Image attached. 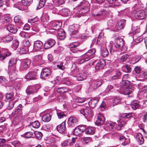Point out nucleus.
I'll return each instance as SVG.
<instances>
[{
    "label": "nucleus",
    "mask_w": 147,
    "mask_h": 147,
    "mask_svg": "<svg viewBox=\"0 0 147 147\" xmlns=\"http://www.w3.org/2000/svg\"><path fill=\"white\" fill-rule=\"evenodd\" d=\"M40 125V123L39 122L36 121L32 123L30 125L32 126L33 127L35 128H38Z\"/></svg>",
    "instance_id": "52"
},
{
    "label": "nucleus",
    "mask_w": 147,
    "mask_h": 147,
    "mask_svg": "<svg viewBox=\"0 0 147 147\" xmlns=\"http://www.w3.org/2000/svg\"><path fill=\"white\" fill-rule=\"evenodd\" d=\"M105 122L104 117L101 114H99L97 117V119L95 122L96 125L98 126L102 125Z\"/></svg>",
    "instance_id": "12"
},
{
    "label": "nucleus",
    "mask_w": 147,
    "mask_h": 147,
    "mask_svg": "<svg viewBox=\"0 0 147 147\" xmlns=\"http://www.w3.org/2000/svg\"><path fill=\"white\" fill-rule=\"evenodd\" d=\"M88 76L86 71L80 74L77 76V78L78 81H81L85 80Z\"/></svg>",
    "instance_id": "19"
},
{
    "label": "nucleus",
    "mask_w": 147,
    "mask_h": 147,
    "mask_svg": "<svg viewBox=\"0 0 147 147\" xmlns=\"http://www.w3.org/2000/svg\"><path fill=\"white\" fill-rule=\"evenodd\" d=\"M78 122V120L77 118L71 116L68 119L67 123L69 126L74 127L77 125Z\"/></svg>",
    "instance_id": "11"
},
{
    "label": "nucleus",
    "mask_w": 147,
    "mask_h": 147,
    "mask_svg": "<svg viewBox=\"0 0 147 147\" xmlns=\"http://www.w3.org/2000/svg\"><path fill=\"white\" fill-rule=\"evenodd\" d=\"M119 139L122 142L121 144L122 145L125 146L130 142V139L128 138H125L123 136H120Z\"/></svg>",
    "instance_id": "20"
},
{
    "label": "nucleus",
    "mask_w": 147,
    "mask_h": 147,
    "mask_svg": "<svg viewBox=\"0 0 147 147\" xmlns=\"http://www.w3.org/2000/svg\"><path fill=\"white\" fill-rule=\"evenodd\" d=\"M57 130L60 133L64 132L65 129V123L63 122L58 125L57 127Z\"/></svg>",
    "instance_id": "24"
},
{
    "label": "nucleus",
    "mask_w": 147,
    "mask_h": 147,
    "mask_svg": "<svg viewBox=\"0 0 147 147\" xmlns=\"http://www.w3.org/2000/svg\"><path fill=\"white\" fill-rule=\"evenodd\" d=\"M131 82L126 80H122L121 82V86L124 88L129 87Z\"/></svg>",
    "instance_id": "36"
},
{
    "label": "nucleus",
    "mask_w": 147,
    "mask_h": 147,
    "mask_svg": "<svg viewBox=\"0 0 147 147\" xmlns=\"http://www.w3.org/2000/svg\"><path fill=\"white\" fill-rule=\"evenodd\" d=\"M145 16V11L143 9H135L132 14V17L134 20H142L144 18Z\"/></svg>",
    "instance_id": "2"
},
{
    "label": "nucleus",
    "mask_w": 147,
    "mask_h": 147,
    "mask_svg": "<svg viewBox=\"0 0 147 147\" xmlns=\"http://www.w3.org/2000/svg\"><path fill=\"white\" fill-rule=\"evenodd\" d=\"M62 25V23L60 21H55L49 23L47 26L48 29H53L55 30H58L60 29Z\"/></svg>",
    "instance_id": "3"
},
{
    "label": "nucleus",
    "mask_w": 147,
    "mask_h": 147,
    "mask_svg": "<svg viewBox=\"0 0 147 147\" xmlns=\"http://www.w3.org/2000/svg\"><path fill=\"white\" fill-rule=\"evenodd\" d=\"M43 45L42 42L40 40L35 41L34 44V50L35 51L39 50L42 48Z\"/></svg>",
    "instance_id": "13"
},
{
    "label": "nucleus",
    "mask_w": 147,
    "mask_h": 147,
    "mask_svg": "<svg viewBox=\"0 0 147 147\" xmlns=\"http://www.w3.org/2000/svg\"><path fill=\"white\" fill-rule=\"evenodd\" d=\"M114 24V21L111 19L109 20L107 22V26L110 28L113 27Z\"/></svg>",
    "instance_id": "60"
},
{
    "label": "nucleus",
    "mask_w": 147,
    "mask_h": 147,
    "mask_svg": "<svg viewBox=\"0 0 147 147\" xmlns=\"http://www.w3.org/2000/svg\"><path fill=\"white\" fill-rule=\"evenodd\" d=\"M22 45L24 47L28 48L31 45L29 40L27 39H24L22 42Z\"/></svg>",
    "instance_id": "43"
},
{
    "label": "nucleus",
    "mask_w": 147,
    "mask_h": 147,
    "mask_svg": "<svg viewBox=\"0 0 147 147\" xmlns=\"http://www.w3.org/2000/svg\"><path fill=\"white\" fill-rule=\"evenodd\" d=\"M18 51L20 54H25L27 53V51L23 48H19L18 49Z\"/></svg>",
    "instance_id": "59"
},
{
    "label": "nucleus",
    "mask_w": 147,
    "mask_h": 147,
    "mask_svg": "<svg viewBox=\"0 0 147 147\" xmlns=\"http://www.w3.org/2000/svg\"><path fill=\"white\" fill-rule=\"evenodd\" d=\"M126 122L125 121L123 120H121L119 124L117 125V126L116 127H115V129H117V130H120L121 129V128L123 126V125L126 123Z\"/></svg>",
    "instance_id": "38"
},
{
    "label": "nucleus",
    "mask_w": 147,
    "mask_h": 147,
    "mask_svg": "<svg viewBox=\"0 0 147 147\" xmlns=\"http://www.w3.org/2000/svg\"><path fill=\"white\" fill-rule=\"evenodd\" d=\"M132 115L131 113H125L123 114L122 117L124 118H129L131 117Z\"/></svg>",
    "instance_id": "63"
},
{
    "label": "nucleus",
    "mask_w": 147,
    "mask_h": 147,
    "mask_svg": "<svg viewBox=\"0 0 147 147\" xmlns=\"http://www.w3.org/2000/svg\"><path fill=\"white\" fill-rule=\"evenodd\" d=\"M115 124L114 123H108L106 124V129L108 130H114V127L115 126Z\"/></svg>",
    "instance_id": "37"
},
{
    "label": "nucleus",
    "mask_w": 147,
    "mask_h": 147,
    "mask_svg": "<svg viewBox=\"0 0 147 147\" xmlns=\"http://www.w3.org/2000/svg\"><path fill=\"white\" fill-rule=\"evenodd\" d=\"M80 5L82 7L80 10H79L78 7L74 9V13L75 14L74 16V17H80L81 16L80 14L85 13L89 10L90 5L87 1L83 0L80 3Z\"/></svg>",
    "instance_id": "1"
},
{
    "label": "nucleus",
    "mask_w": 147,
    "mask_h": 147,
    "mask_svg": "<svg viewBox=\"0 0 147 147\" xmlns=\"http://www.w3.org/2000/svg\"><path fill=\"white\" fill-rule=\"evenodd\" d=\"M12 53L7 49L0 50V55H11Z\"/></svg>",
    "instance_id": "30"
},
{
    "label": "nucleus",
    "mask_w": 147,
    "mask_h": 147,
    "mask_svg": "<svg viewBox=\"0 0 147 147\" xmlns=\"http://www.w3.org/2000/svg\"><path fill=\"white\" fill-rule=\"evenodd\" d=\"M5 100L6 102L14 100L13 97V96L12 94L10 93L7 94L5 95Z\"/></svg>",
    "instance_id": "42"
},
{
    "label": "nucleus",
    "mask_w": 147,
    "mask_h": 147,
    "mask_svg": "<svg viewBox=\"0 0 147 147\" xmlns=\"http://www.w3.org/2000/svg\"><path fill=\"white\" fill-rule=\"evenodd\" d=\"M125 20L123 19L117 22L115 27L111 29V31L116 32L119 30L123 29L125 26Z\"/></svg>",
    "instance_id": "6"
},
{
    "label": "nucleus",
    "mask_w": 147,
    "mask_h": 147,
    "mask_svg": "<svg viewBox=\"0 0 147 147\" xmlns=\"http://www.w3.org/2000/svg\"><path fill=\"white\" fill-rule=\"evenodd\" d=\"M61 14L63 16H67L70 15V12L69 9L66 8H64L61 10Z\"/></svg>",
    "instance_id": "40"
},
{
    "label": "nucleus",
    "mask_w": 147,
    "mask_h": 147,
    "mask_svg": "<svg viewBox=\"0 0 147 147\" xmlns=\"http://www.w3.org/2000/svg\"><path fill=\"white\" fill-rule=\"evenodd\" d=\"M92 15L94 16H104L105 15L106 11L104 10H101L98 11L97 9H92Z\"/></svg>",
    "instance_id": "16"
},
{
    "label": "nucleus",
    "mask_w": 147,
    "mask_h": 147,
    "mask_svg": "<svg viewBox=\"0 0 147 147\" xmlns=\"http://www.w3.org/2000/svg\"><path fill=\"white\" fill-rule=\"evenodd\" d=\"M45 3V0H40L39 2L37 8L40 9L44 5Z\"/></svg>",
    "instance_id": "53"
},
{
    "label": "nucleus",
    "mask_w": 147,
    "mask_h": 147,
    "mask_svg": "<svg viewBox=\"0 0 147 147\" xmlns=\"http://www.w3.org/2000/svg\"><path fill=\"white\" fill-rule=\"evenodd\" d=\"M51 119V115L49 113H46L43 115L42 117V120L44 122H49Z\"/></svg>",
    "instance_id": "35"
},
{
    "label": "nucleus",
    "mask_w": 147,
    "mask_h": 147,
    "mask_svg": "<svg viewBox=\"0 0 147 147\" xmlns=\"http://www.w3.org/2000/svg\"><path fill=\"white\" fill-rule=\"evenodd\" d=\"M13 38L10 35H7L4 36L1 38L2 40L4 42H8L13 40Z\"/></svg>",
    "instance_id": "26"
},
{
    "label": "nucleus",
    "mask_w": 147,
    "mask_h": 147,
    "mask_svg": "<svg viewBox=\"0 0 147 147\" xmlns=\"http://www.w3.org/2000/svg\"><path fill=\"white\" fill-rule=\"evenodd\" d=\"M80 112L86 118L88 117H92L93 115V112L91 111V109L88 107H82Z\"/></svg>",
    "instance_id": "4"
},
{
    "label": "nucleus",
    "mask_w": 147,
    "mask_h": 147,
    "mask_svg": "<svg viewBox=\"0 0 147 147\" xmlns=\"http://www.w3.org/2000/svg\"><path fill=\"white\" fill-rule=\"evenodd\" d=\"M26 5H24L22 3V2H18L16 3L15 5H14L13 6L14 7L18 8L19 9L23 10L24 9V6Z\"/></svg>",
    "instance_id": "31"
},
{
    "label": "nucleus",
    "mask_w": 147,
    "mask_h": 147,
    "mask_svg": "<svg viewBox=\"0 0 147 147\" xmlns=\"http://www.w3.org/2000/svg\"><path fill=\"white\" fill-rule=\"evenodd\" d=\"M36 73L34 71H29L26 76V79L30 80H34L35 79V76Z\"/></svg>",
    "instance_id": "21"
},
{
    "label": "nucleus",
    "mask_w": 147,
    "mask_h": 147,
    "mask_svg": "<svg viewBox=\"0 0 147 147\" xmlns=\"http://www.w3.org/2000/svg\"><path fill=\"white\" fill-rule=\"evenodd\" d=\"M143 38L142 36H139L135 39V41L136 43H140L143 40Z\"/></svg>",
    "instance_id": "64"
},
{
    "label": "nucleus",
    "mask_w": 147,
    "mask_h": 147,
    "mask_svg": "<svg viewBox=\"0 0 147 147\" xmlns=\"http://www.w3.org/2000/svg\"><path fill=\"white\" fill-rule=\"evenodd\" d=\"M91 86L94 89H96L101 84V82L100 81L91 80L90 82Z\"/></svg>",
    "instance_id": "14"
},
{
    "label": "nucleus",
    "mask_w": 147,
    "mask_h": 147,
    "mask_svg": "<svg viewBox=\"0 0 147 147\" xmlns=\"http://www.w3.org/2000/svg\"><path fill=\"white\" fill-rule=\"evenodd\" d=\"M126 89L123 90L124 93L126 95H128L131 93L133 90H134L133 88H130L129 87H126Z\"/></svg>",
    "instance_id": "45"
},
{
    "label": "nucleus",
    "mask_w": 147,
    "mask_h": 147,
    "mask_svg": "<svg viewBox=\"0 0 147 147\" xmlns=\"http://www.w3.org/2000/svg\"><path fill=\"white\" fill-rule=\"evenodd\" d=\"M31 63L30 60L28 59H25L24 60V63L22 66V70L26 69L28 68L30 66Z\"/></svg>",
    "instance_id": "29"
},
{
    "label": "nucleus",
    "mask_w": 147,
    "mask_h": 147,
    "mask_svg": "<svg viewBox=\"0 0 147 147\" xmlns=\"http://www.w3.org/2000/svg\"><path fill=\"white\" fill-rule=\"evenodd\" d=\"M49 12L45 10L43 12V16L41 19V21L43 22H47L49 21V16L48 15Z\"/></svg>",
    "instance_id": "22"
},
{
    "label": "nucleus",
    "mask_w": 147,
    "mask_h": 147,
    "mask_svg": "<svg viewBox=\"0 0 147 147\" xmlns=\"http://www.w3.org/2000/svg\"><path fill=\"white\" fill-rule=\"evenodd\" d=\"M55 43V40L50 38L45 41L43 47L45 49H48L53 47Z\"/></svg>",
    "instance_id": "10"
},
{
    "label": "nucleus",
    "mask_w": 147,
    "mask_h": 147,
    "mask_svg": "<svg viewBox=\"0 0 147 147\" xmlns=\"http://www.w3.org/2000/svg\"><path fill=\"white\" fill-rule=\"evenodd\" d=\"M58 118L59 119H62L64 117H66L65 115L62 112H60L59 111H57V113Z\"/></svg>",
    "instance_id": "57"
},
{
    "label": "nucleus",
    "mask_w": 147,
    "mask_h": 147,
    "mask_svg": "<svg viewBox=\"0 0 147 147\" xmlns=\"http://www.w3.org/2000/svg\"><path fill=\"white\" fill-rule=\"evenodd\" d=\"M96 52V50L94 49H92L89 50L86 53V55H94Z\"/></svg>",
    "instance_id": "55"
},
{
    "label": "nucleus",
    "mask_w": 147,
    "mask_h": 147,
    "mask_svg": "<svg viewBox=\"0 0 147 147\" xmlns=\"http://www.w3.org/2000/svg\"><path fill=\"white\" fill-rule=\"evenodd\" d=\"M51 76V71L49 69L45 68L43 69L41 73L40 78L44 80H46Z\"/></svg>",
    "instance_id": "7"
},
{
    "label": "nucleus",
    "mask_w": 147,
    "mask_h": 147,
    "mask_svg": "<svg viewBox=\"0 0 147 147\" xmlns=\"http://www.w3.org/2000/svg\"><path fill=\"white\" fill-rule=\"evenodd\" d=\"M9 71L8 72L9 77L12 80H14L16 78V69L15 66L13 65L11 67H9Z\"/></svg>",
    "instance_id": "8"
},
{
    "label": "nucleus",
    "mask_w": 147,
    "mask_h": 147,
    "mask_svg": "<svg viewBox=\"0 0 147 147\" xmlns=\"http://www.w3.org/2000/svg\"><path fill=\"white\" fill-rule=\"evenodd\" d=\"M123 44L124 41L122 39L119 38L115 39L114 45L116 48L121 49Z\"/></svg>",
    "instance_id": "15"
},
{
    "label": "nucleus",
    "mask_w": 147,
    "mask_h": 147,
    "mask_svg": "<svg viewBox=\"0 0 147 147\" xmlns=\"http://www.w3.org/2000/svg\"><path fill=\"white\" fill-rule=\"evenodd\" d=\"M6 28L11 33H15L17 31V29L16 26L13 25H8L7 26Z\"/></svg>",
    "instance_id": "25"
},
{
    "label": "nucleus",
    "mask_w": 147,
    "mask_h": 147,
    "mask_svg": "<svg viewBox=\"0 0 147 147\" xmlns=\"http://www.w3.org/2000/svg\"><path fill=\"white\" fill-rule=\"evenodd\" d=\"M14 20L16 23L20 24V26L23 24L22 20L20 16H15L14 18Z\"/></svg>",
    "instance_id": "39"
},
{
    "label": "nucleus",
    "mask_w": 147,
    "mask_h": 147,
    "mask_svg": "<svg viewBox=\"0 0 147 147\" xmlns=\"http://www.w3.org/2000/svg\"><path fill=\"white\" fill-rule=\"evenodd\" d=\"M86 127L84 126H77L74 130V134L76 136H80L85 131Z\"/></svg>",
    "instance_id": "9"
},
{
    "label": "nucleus",
    "mask_w": 147,
    "mask_h": 147,
    "mask_svg": "<svg viewBox=\"0 0 147 147\" xmlns=\"http://www.w3.org/2000/svg\"><path fill=\"white\" fill-rule=\"evenodd\" d=\"M57 90V92L60 94L64 93L68 91L69 88L65 87H60L58 88Z\"/></svg>",
    "instance_id": "33"
},
{
    "label": "nucleus",
    "mask_w": 147,
    "mask_h": 147,
    "mask_svg": "<svg viewBox=\"0 0 147 147\" xmlns=\"http://www.w3.org/2000/svg\"><path fill=\"white\" fill-rule=\"evenodd\" d=\"M91 140V138L89 137H85L82 138L81 139V141L84 144H87Z\"/></svg>",
    "instance_id": "51"
},
{
    "label": "nucleus",
    "mask_w": 147,
    "mask_h": 147,
    "mask_svg": "<svg viewBox=\"0 0 147 147\" xmlns=\"http://www.w3.org/2000/svg\"><path fill=\"white\" fill-rule=\"evenodd\" d=\"M118 71L116 69H111L106 71L105 73V74L107 75L111 74H114Z\"/></svg>",
    "instance_id": "46"
},
{
    "label": "nucleus",
    "mask_w": 147,
    "mask_h": 147,
    "mask_svg": "<svg viewBox=\"0 0 147 147\" xmlns=\"http://www.w3.org/2000/svg\"><path fill=\"white\" fill-rule=\"evenodd\" d=\"M122 69H124L125 72L128 73L131 72V70L130 66L128 65H124L122 67Z\"/></svg>",
    "instance_id": "48"
},
{
    "label": "nucleus",
    "mask_w": 147,
    "mask_h": 147,
    "mask_svg": "<svg viewBox=\"0 0 147 147\" xmlns=\"http://www.w3.org/2000/svg\"><path fill=\"white\" fill-rule=\"evenodd\" d=\"M35 135L37 138L40 140L41 139L42 134L40 132L36 131L35 132Z\"/></svg>",
    "instance_id": "62"
},
{
    "label": "nucleus",
    "mask_w": 147,
    "mask_h": 147,
    "mask_svg": "<svg viewBox=\"0 0 147 147\" xmlns=\"http://www.w3.org/2000/svg\"><path fill=\"white\" fill-rule=\"evenodd\" d=\"M105 65V62L103 59H100V61L96 64L95 67L97 70L102 69Z\"/></svg>",
    "instance_id": "17"
},
{
    "label": "nucleus",
    "mask_w": 147,
    "mask_h": 147,
    "mask_svg": "<svg viewBox=\"0 0 147 147\" xmlns=\"http://www.w3.org/2000/svg\"><path fill=\"white\" fill-rule=\"evenodd\" d=\"M40 87L39 84H37L33 86H28L26 90V92L27 94L29 95L33 94L37 92L38 90Z\"/></svg>",
    "instance_id": "5"
},
{
    "label": "nucleus",
    "mask_w": 147,
    "mask_h": 147,
    "mask_svg": "<svg viewBox=\"0 0 147 147\" xmlns=\"http://www.w3.org/2000/svg\"><path fill=\"white\" fill-rule=\"evenodd\" d=\"M69 32L71 35L76 34L78 33V28L75 25L71 26L69 27Z\"/></svg>",
    "instance_id": "23"
},
{
    "label": "nucleus",
    "mask_w": 147,
    "mask_h": 147,
    "mask_svg": "<svg viewBox=\"0 0 147 147\" xmlns=\"http://www.w3.org/2000/svg\"><path fill=\"white\" fill-rule=\"evenodd\" d=\"M33 0H22V4L24 5H30L32 2Z\"/></svg>",
    "instance_id": "61"
},
{
    "label": "nucleus",
    "mask_w": 147,
    "mask_h": 147,
    "mask_svg": "<svg viewBox=\"0 0 147 147\" xmlns=\"http://www.w3.org/2000/svg\"><path fill=\"white\" fill-rule=\"evenodd\" d=\"M20 35L22 37L25 38H29L30 36L29 34L23 31L21 32Z\"/></svg>",
    "instance_id": "47"
},
{
    "label": "nucleus",
    "mask_w": 147,
    "mask_h": 147,
    "mask_svg": "<svg viewBox=\"0 0 147 147\" xmlns=\"http://www.w3.org/2000/svg\"><path fill=\"white\" fill-rule=\"evenodd\" d=\"M115 75L112 76L110 80L112 81L117 79L121 75V73L119 71H117L115 73Z\"/></svg>",
    "instance_id": "54"
},
{
    "label": "nucleus",
    "mask_w": 147,
    "mask_h": 147,
    "mask_svg": "<svg viewBox=\"0 0 147 147\" xmlns=\"http://www.w3.org/2000/svg\"><path fill=\"white\" fill-rule=\"evenodd\" d=\"M18 113L19 116H21L22 114V105L21 104H20L19 105L17 108L16 109Z\"/></svg>",
    "instance_id": "56"
},
{
    "label": "nucleus",
    "mask_w": 147,
    "mask_h": 147,
    "mask_svg": "<svg viewBox=\"0 0 147 147\" xmlns=\"http://www.w3.org/2000/svg\"><path fill=\"white\" fill-rule=\"evenodd\" d=\"M9 104L7 106V108L8 110L12 109L14 107V104L16 102V100H11L8 101Z\"/></svg>",
    "instance_id": "50"
},
{
    "label": "nucleus",
    "mask_w": 147,
    "mask_h": 147,
    "mask_svg": "<svg viewBox=\"0 0 147 147\" xmlns=\"http://www.w3.org/2000/svg\"><path fill=\"white\" fill-rule=\"evenodd\" d=\"M57 38L60 40L64 39L65 37V33L63 29H60L57 30Z\"/></svg>",
    "instance_id": "18"
},
{
    "label": "nucleus",
    "mask_w": 147,
    "mask_h": 147,
    "mask_svg": "<svg viewBox=\"0 0 147 147\" xmlns=\"http://www.w3.org/2000/svg\"><path fill=\"white\" fill-rule=\"evenodd\" d=\"M19 45V42L17 40H14L13 41V44L12 45V48L15 47V49L17 48Z\"/></svg>",
    "instance_id": "58"
},
{
    "label": "nucleus",
    "mask_w": 147,
    "mask_h": 147,
    "mask_svg": "<svg viewBox=\"0 0 147 147\" xmlns=\"http://www.w3.org/2000/svg\"><path fill=\"white\" fill-rule=\"evenodd\" d=\"M136 138V140L140 143V144H142L143 143L144 139L143 137L140 133H139L137 134Z\"/></svg>",
    "instance_id": "28"
},
{
    "label": "nucleus",
    "mask_w": 147,
    "mask_h": 147,
    "mask_svg": "<svg viewBox=\"0 0 147 147\" xmlns=\"http://www.w3.org/2000/svg\"><path fill=\"white\" fill-rule=\"evenodd\" d=\"M98 100L96 99H92L89 102V106L92 108L95 107L97 103Z\"/></svg>",
    "instance_id": "34"
},
{
    "label": "nucleus",
    "mask_w": 147,
    "mask_h": 147,
    "mask_svg": "<svg viewBox=\"0 0 147 147\" xmlns=\"http://www.w3.org/2000/svg\"><path fill=\"white\" fill-rule=\"evenodd\" d=\"M66 0H53V2L57 6L64 4Z\"/></svg>",
    "instance_id": "44"
},
{
    "label": "nucleus",
    "mask_w": 147,
    "mask_h": 147,
    "mask_svg": "<svg viewBox=\"0 0 147 147\" xmlns=\"http://www.w3.org/2000/svg\"><path fill=\"white\" fill-rule=\"evenodd\" d=\"M131 105L133 109L136 110L140 107V105L138 101H134L131 103Z\"/></svg>",
    "instance_id": "32"
},
{
    "label": "nucleus",
    "mask_w": 147,
    "mask_h": 147,
    "mask_svg": "<svg viewBox=\"0 0 147 147\" xmlns=\"http://www.w3.org/2000/svg\"><path fill=\"white\" fill-rule=\"evenodd\" d=\"M33 135V133L31 131L27 132L22 135V137L26 138L31 137Z\"/></svg>",
    "instance_id": "49"
},
{
    "label": "nucleus",
    "mask_w": 147,
    "mask_h": 147,
    "mask_svg": "<svg viewBox=\"0 0 147 147\" xmlns=\"http://www.w3.org/2000/svg\"><path fill=\"white\" fill-rule=\"evenodd\" d=\"M85 131L87 134H93L95 132V128L92 127H88V128L86 127Z\"/></svg>",
    "instance_id": "27"
},
{
    "label": "nucleus",
    "mask_w": 147,
    "mask_h": 147,
    "mask_svg": "<svg viewBox=\"0 0 147 147\" xmlns=\"http://www.w3.org/2000/svg\"><path fill=\"white\" fill-rule=\"evenodd\" d=\"M117 0H107V1L110 4H113L115 6H119L121 3L117 1Z\"/></svg>",
    "instance_id": "41"
}]
</instances>
